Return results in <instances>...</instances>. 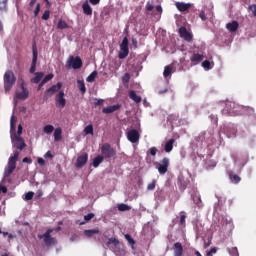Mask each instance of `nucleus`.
<instances>
[{
  "mask_svg": "<svg viewBox=\"0 0 256 256\" xmlns=\"http://www.w3.org/2000/svg\"><path fill=\"white\" fill-rule=\"evenodd\" d=\"M44 157L47 159V158H50V159H53V154H51V151H48L46 152V154L44 155Z\"/></svg>",
  "mask_w": 256,
  "mask_h": 256,
  "instance_id": "nucleus-60",
  "label": "nucleus"
},
{
  "mask_svg": "<svg viewBox=\"0 0 256 256\" xmlns=\"http://www.w3.org/2000/svg\"><path fill=\"white\" fill-rule=\"evenodd\" d=\"M56 105L57 107H65V105H67V100H65V92L60 91L57 95H56Z\"/></svg>",
  "mask_w": 256,
  "mask_h": 256,
  "instance_id": "nucleus-13",
  "label": "nucleus"
},
{
  "mask_svg": "<svg viewBox=\"0 0 256 256\" xmlns=\"http://www.w3.org/2000/svg\"><path fill=\"white\" fill-rule=\"evenodd\" d=\"M179 33H180V36L183 37L186 33H189V31H187V28L181 27L179 29Z\"/></svg>",
  "mask_w": 256,
  "mask_h": 256,
  "instance_id": "nucleus-54",
  "label": "nucleus"
},
{
  "mask_svg": "<svg viewBox=\"0 0 256 256\" xmlns=\"http://www.w3.org/2000/svg\"><path fill=\"white\" fill-rule=\"evenodd\" d=\"M202 67L204 69H211V62L209 60H205L202 62Z\"/></svg>",
  "mask_w": 256,
  "mask_h": 256,
  "instance_id": "nucleus-46",
  "label": "nucleus"
},
{
  "mask_svg": "<svg viewBox=\"0 0 256 256\" xmlns=\"http://www.w3.org/2000/svg\"><path fill=\"white\" fill-rule=\"evenodd\" d=\"M17 82V78L15 77V73L11 70H7L4 74V89L5 91H11L13 89V85Z\"/></svg>",
  "mask_w": 256,
  "mask_h": 256,
  "instance_id": "nucleus-3",
  "label": "nucleus"
},
{
  "mask_svg": "<svg viewBox=\"0 0 256 256\" xmlns=\"http://www.w3.org/2000/svg\"><path fill=\"white\" fill-rule=\"evenodd\" d=\"M230 179L232 181V183H239L241 181V177H239V175L237 174H230Z\"/></svg>",
  "mask_w": 256,
  "mask_h": 256,
  "instance_id": "nucleus-35",
  "label": "nucleus"
},
{
  "mask_svg": "<svg viewBox=\"0 0 256 256\" xmlns=\"http://www.w3.org/2000/svg\"><path fill=\"white\" fill-rule=\"evenodd\" d=\"M23 133V126L19 125L18 126V131H17V137H20V135Z\"/></svg>",
  "mask_w": 256,
  "mask_h": 256,
  "instance_id": "nucleus-59",
  "label": "nucleus"
},
{
  "mask_svg": "<svg viewBox=\"0 0 256 256\" xmlns=\"http://www.w3.org/2000/svg\"><path fill=\"white\" fill-rule=\"evenodd\" d=\"M103 103H105V100H103V99H95L94 105L96 107H101V105H103Z\"/></svg>",
  "mask_w": 256,
  "mask_h": 256,
  "instance_id": "nucleus-50",
  "label": "nucleus"
},
{
  "mask_svg": "<svg viewBox=\"0 0 256 256\" xmlns=\"http://www.w3.org/2000/svg\"><path fill=\"white\" fill-rule=\"evenodd\" d=\"M51 15V12L49 10H46L43 15H42V19L43 21H49V17Z\"/></svg>",
  "mask_w": 256,
  "mask_h": 256,
  "instance_id": "nucleus-44",
  "label": "nucleus"
},
{
  "mask_svg": "<svg viewBox=\"0 0 256 256\" xmlns=\"http://www.w3.org/2000/svg\"><path fill=\"white\" fill-rule=\"evenodd\" d=\"M22 161H23V163H29V164L33 163V160H31V158H29V157L23 158Z\"/></svg>",
  "mask_w": 256,
  "mask_h": 256,
  "instance_id": "nucleus-58",
  "label": "nucleus"
},
{
  "mask_svg": "<svg viewBox=\"0 0 256 256\" xmlns=\"http://www.w3.org/2000/svg\"><path fill=\"white\" fill-rule=\"evenodd\" d=\"M129 98L134 101V103H141V96L137 95L135 90H130L129 91Z\"/></svg>",
  "mask_w": 256,
  "mask_h": 256,
  "instance_id": "nucleus-23",
  "label": "nucleus"
},
{
  "mask_svg": "<svg viewBox=\"0 0 256 256\" xmlns=\"http://www.w3.org/2000/svg\"><path fill=\"white\" fill-rule=\"evenodd\" d=\"M117 155V152L111 147V144L104 143L101 147V156L103 159H111Z\"/></svg>",
  "mask_w": 256,
  "mask_h": 256,
  "instance_id": "nucleus-4",
  "label": "nucleus"
},
{
  "mask_svg": "<svg viewBox=\"0 0 256 256\" xmlns=\"http://www.w3.org/2000/svg\"><path fill=\"white\" fill-rule=\"evenodd\" d=\"M101 0H89V2L91 3V5H99Z\"/></svg>",
  "mask_w": 256,
  "mask_h": 256,
  "instance_id": "nucleus-61",
  "label": "nucleus"
},
{
  "mask_svg": "<svg viewBox=\"0 0 256 256\" xmlns=\"http://www.w3.org/2000/svg\"><path fill=\"white\" fill-rule=\"evenodd\" d=\"M175 143V139H170L166 142L165 146H164V151L166 153H171L173 151V145Z\"/></svg>",
  "mask_w": 256,
  "mask_h": 256,
  "instance_id": "nucleus-21",
  "label": "nucleus"
},
{
  "mask_svg": "<svg viewBox=\"0 0 256 256\" xmlns=\"http://www.w3.org/2000/svg\"><path fill=\"white\" fill-rule=\"evenodd\" d=\"M158 173L165 175L169 169V158L165 157L157 164Z\"/></svg>",
  "mask_w": 256,
  "mask_h": 256,
  "instance_id": "nucleus-10",
  "label": "nucleus"
},
{
  "mask_svg": "<svg viewBox=\"0 0 256 256\" xmlns=\"http://www.w3.org/2000/svg\"><path fill=\"white\" fill-rule=\"evenodd\" d=\"M38 165H45V159L43 158H38Z\"/></svg>",
  "mask_w": 256,
  "mask_h": 256,
  "instance_id": "nucleus-62",
  "label": "nucleus"
},
{
  "mask_svg": "<svg viewBox=\"0 0 256 256\" xmlns=\"http://www.w3.org/2000/svg\"><path fill=\"white\" fill-rule=\"evenodd\" d=\"M199 17L202 21H207V15L205 14V11H201Z\"/></svg>",
  "mask_w": 256,
  "mask_h": 256,
  "instance_id": "nucleus-56",
  "label": "nucleus"
},
{
  "mask_svg": "<svg viewBox=\"0 0 256 256\" xmlns=\"http://www.w3.org/2000/svg\"><path fill=\"white\" fill-rule=\"evenodd\" d=\"M104 159L105 158H103L101 155L96 156L92 161L93 167H95V169H97V167H99V165H101V162L104 161Z\"/></svg>",
  "mask_w": 256,
  "mask_h": 256,
  "instance_id": "nucleus-26",
  "label": "nucleus"
},
{
  "mask_svg": "<svg viewBox=\"0 0 256 256\" xmlns=\"http://www.w3.org/2000/svg\"><path fill=\"white\" fill-rule=\"evenodd\" d=\"M223 115H230L231 117H235L237 115H241V107L239 104L233 101H226L225 107L222 110Z\"/></svg>",
  "mask_w": 256,
  "mask_h": 256,
  "instance_id": "nucleus-1",
  "label": "nucleus"
},
{
  "mask_svg": "<svg viewBox=\"0 0 256 256\" xmlns=\"http://www.w3.org/2000/svg\"><path fill=\"white\" fill-rule=\"evenodd\" d=\"M183 39H185V41L191 42L193 41V35H191V33L186 32L183 36Z\"/></svg>",
  "mask_w": 256,
  "mask_h": 256,
  "instance_id": "nucleus-40",
  "label": "nucleus"
},
{
  "mask_svg": "<svg viewBox=\"0 0 256 256\" xmlns=\"http://www.w3.org/2000/svg\"><path fill=\"white\" fill-rule=\"evenodd\" d=\"M33 197H35V192H27L25 194V200L26 201H31V199H33Z\"/></svg>",
  "mask_w": 256,
  "mask_h": 256,
  "instance_id": "nucleus-43",
  "label": "nucleus"
},
{
  "mask_svg": "<svg viewBox=\"0 0 256 256\" xmlns=\"http://www.w3.org/2000/svg\"><path fill=\"white\" fill-rule=\"evenodd\" d=\"M171 73H173V66L171 65L165 66L163 76L167 79V77H169Z\"/></svg>",
  "mask_w": 256,
  "mask_h": 256,
  "instance_id": "nucleus-29",
  "label": "nucleus"
},
{
  "mask_svg": "<svg viewBox=\"0 0 256 256\" xmlns=\"http://www.w3.org/2000/svg\"><path fill=\"white\" fill-rule=\"evenodd\" d=\"M77 85H78V89L80 90V93H82V95H85V93H87L85 82L83 80H78Z\"/></svg>",
  "mask_w": 256,
  "mask_h": 256,
  "instance_id": "nucleus-27",
  "label": "nucleus"
},
{
  "mask_svg": "<svg viewBox=\"0 0 256 256\" xmlns=\"http://www.w3.org/2000/svg\"><path fill=\"white\" fill-rule=\"evenodd\" d=\"M187 185H189V180L185 179V176L183 175L178 176V186L180 191H185V189H187Z\"/></svg>",
  "mask_w": 256,
  "mask_h": 256,
  "instance_id": "nucleus-14",
  "label": "nucleus"
},
{
  "mask_svg": "<svg viewBox=\"0 0 256 256\" xmlns=\"http://www.w3.org/2000/svg\"><path fill=\"white\" fill-rule=\"evenodd\" d=\"M174 256H183V245L181 242L174 243Z\"/></svg>",
  "mask_w": 256,
  "mask_h": 256,
  "instance_id": "nucleus-19",
  "label": "nucleus"
},
{
  "mask_svg": "<svg viewBox=\"0 0 256 256\" xmlns=\"http://www.w3.org/2000/svg\"><path fill=\"white\" fill-rule=\"evenodd\" d=\"M156 11L158 13H163V8L161 7V5L156 6Z\"/></svg>",
  "mask_w": 256,
  "mask_h": 256,
  "instance_id": "nucleus-63",
  "label": "nucleus"
},
{
  "mask_svg": "<svg viewBox=\"0 0 256 256\" xmlns=\"http://www.w3.org/2000/svg\"><path fill=\"white\" fill-rule=\"evenodd\" d=\"M57 27L59 29H68L69 25L67 24V22H65L64 20H59Z\"/></svg>",
  "mask_w": 256,
  "mask_h": 256,
  "instance_id": "nucleus-36",
  "label": "nucleus"
},
{
  "mask_svg": "<svg viewBox=\"0 0 256 256\" xmlns=\"http://www.w3.org/2000/svg\"><path fill=\"white\" fill-rule=\"evenodd\" d=\"M17 159H19V152H14V155L9 158L8 166L4 171V177H10L11 174L15 171L17 168Z\"/></svg>",
  "mask_w": 256,
  "mask_h": 256,
  "instance_id": "nucleus-2",
  "label": "nucleus"
},
{
  "mask_svg": "<svg viewBox=\"0 0 256 256\" xmlns=\"http://www.w3.org/2000/svg\"><path fill=\"white\" fill-rule=\"evenodd\" d=\"M141 138V135L139 134V131L136 129H131L127 132V139L130 141V143H139V139Z\"/></svg>",
  "mask_w": 256,
  "mask_h": 256,
  "instance_id": "nucleus-11",
  "label": "nucleus"
},
{
  "mask_svg": "<svg viewBox=\"0 0 256 256\" xmlns=\"http://www.w3.org/2000/svg\"><path fill=\"white\" fill-rule=\"evenodd\" d=\"M125 239L131 245L132 249H135V240L129 234H125Z\"/></svg>",
  "mask_w": 256,
  "mask_h": 256,
  "instance_id": "nucleus-33",
  "label": "nucleus"
},
{
  "mask_svg": "<svg viewBox=\"0 0 256 256\" xmlns=\"http://www.w3.org/2000/svg\"><path fill=\"white\" fill-rule=\"evenodd\" d=\"M185 219H187V214L185 213V211L180 212L179 223L181 225H185Z\"/></svg>",
  "mask_w": 256,
  "mask_h": 256,
  "instance_id": "nucleus-34",
  "label": "nucleus"
},
{
  "mask_svg": "<svg viewBox=\"0 0 256 256\" xmlns=\"http://www.w3.org/2000/svg\"><path fill=\"white\" fill-rule=\"evenodd\" d=\"M203 59H205V56L199 54V53H194L191 58L190 61L192 63H201V61H203Z\"/></svg>",
  "mask_w": 256,
  "mask_h": 256,
  "instance_id": "nucleus-22",
  "label": "nucleus"
},
{
  "mask_svg": "<svg viewBox=\"0 0 256 256\" xmlns=\"http://www.w3.org/2000/svg\"><path fill=\"white\" fill-rule=\"evenodd\" d=\"M15 141L16 143L14 144V147H16V149L23 151L27 147V144H25V140H23L21 136H15Z\"/></svg>",
  "mask_w": 256,
  "mask_h": 256,
  "instance_id": "nucleus-15",
  "label": "nucleus"
},
{
  "mask_svg": "<svg viewBox=\"0 0 256 256\" xmlns=\"http://www.w3.org/2000/svg\"><path fill=\"white\" fill-rule=\"evenodd\" d=\"M156 181L155 180H153L150 184H148V186H147V190L148 191H153V190H155V185H156Z\"/></svg>",
  "mask_w": 256,
  "mask_h": 256,
  "instance_id": "nucleus-47",
  "label": "nucleus"
},
{
  "mask_svg": "<svg viewBox=\"0 0 256 256\" xmlns=\"http://www.w3.org/2000/svg\"><path fill=\"white\" fill-rule=\"evenodd\" d=\"M229 253L231 256H239V250L237 249V247H233L229 250Z\"/></svg>",
  "mask_w": 256,
  "mask_h": 256,
  "instance_id": "nucleus-41",
  "label": "nucleus"
},
{
  "mask_svg": "<svg viewBox=\"0 0 256 256\" xmlns=\"http://www.w3.org/2000/svg\"><path fill=\"white\" fill-rule=\"evenodd\" d=\"M97 233H99V229H91L84 231V235H86V237H93V235H97Z\"/></svg>",
  "mask_w": 256,
  "mask_h": 256,
  "instance_id": "nucleus-30",
  "label": "nucleus"
},
{
  "mask_svg": "<svg viewBox=\"0 0 256 256\" xmlns=\"http://www.w3.org/2000/svg\"><path fill=\"white\" fill-rule=\"evenodd\" d=\"M97 75H98L97 71H93V72L87 77L86 81H87L88 83H93V82L95 81V79H97Z\"/></svg>",
  "mask_w": 256,
  "mask_h": 256,
  "instance_id": "nucleus-31",
  "label": "nucleus"
},
{
  "mask_svg": "<svg viewBox=\"0 0 256 256\" xmlns=\"http://www.w3.org/2000/svg\"><path fill=\"white\" fill-rule=\"evenodd\" d=\"M107 245H114V247H117V245H119V240L116 238H110L108 239Z\"/></svg>",
  "mask_w": 256,
  "mask_h": 256,
  "instance_id": "nucleus-39",
  "label": "nucleus"
},
{
  "mask_svg": "<svg viewBox=\"0 0 256 256\" xmlns=\"http://www.w3.org/2000/svg\"><path fill=\"white\" fill-rule=\"evenodd\" d=\"M61 87H63V83L58 82L55 85H52L50 88L46 89L44 93V101L51 99L52 95H55L58 91H61Z\"/></svg>",
  "mask_w": 256,
  "mask_h": 256,
  "instance_id": "nucleus-7",
  "label": "nucleus"
},
{
  "mask_svg": "<svg viewBox=\"0 0 256 256\" xmlns=\"http://www.w3.org/2000/svg\"><path fill=\"white\" fill-rule=\"evenodd\" d=\"M131 79V75L129 73H125L124 76L122 77L123 83H129Z\"/></svg>",
  "mask_w": 256,
  "mask_h": 256,
  "instance_id": "nucleus-45",
  "label": "nucleus"
},
{
  "mask_svg": "<svg viewBox=\"0 0 256 256\" xmlns=\"http://www.w3.org/2000/svg\"><path fill=\"white\" fill-rule=\"evenodd\" d=\"M54 75L53 74H47L43 80H42V83H49V81H51V79H53Z\"/></svg>",
  "mask_w": 256,
  "mask_h": 256,
  "instance_id": "nucleus-42",
  "label": "nucleus"
},
{
  "mask_svg": "<svg viewBox=\"0 0 256 256\" xmlns=\"http://www.w3.org/2000/svg\"><path fill=\"white\" fill-rule=\"evenodd\" d=\"M37 3V0H30L29 7H34Z\"/></svg>",
  "mask_w": 256,
  "mask_h": 256,
  "instance_id": "nucleus-64",
  "label": "nucleus"
},
{
  "mask_svg": "<svg viewBox=\"0 0 256 256\" xmlns=\"http://www.w3.org/2000/svg\"><path fill=\"white\" fill-rule=\"evenodd\" d=\"M32 63L29 69V73H35L37 69V59H39V51L37 50V43H33L32 45Z\"/></svg>",
  "mask_w": 256,
  "mask_h": 256,
  "instance_id": "nucleus-6",
  "label": "nucleus"
},
{
  "mask_svg": "<svg viewBox=\"0 0 256 256\" xmlns=\"http://www.w3.org/2000/svg\"><path fill=\"white\" fill-rule=\"evenodd\" d=\"M85 135H93V125L89 124L84 128Z\"/></svg>",
  "mask_w": 256,
  "mask_h": 256,
  "instance_id": "nucleus-37",
  "label": "nucleus"
},
{
  "mask_svg": "<svg viewBox=\"0 0 256 256\" xmlns=\"http://www.w3.org/2000/svg\"><path fill=\"white\" fill-rule=\"evenodd\" d=\"M40 11H41V4L38 3L34 10V17H37L39 15Z\"/></svg>",
  "mask_w": 256,
  "mask_h": 256,
  "instance_id": "nucleus-51",
  "label": "nucleus"
},
{
  "mask_svg": "<svg viewBox=\"0 0 256 256\" xmlns=\"http://www.w3.org/2000/svg\"><path fill=\"white\" fill-rule=\"evenodd\" d=\"M82 9L85 15H93V9L91 8L88 2H85L82 5Z\"/></svg>",
  "mask_w": 256,
  "mask_h": 256,
  "instance_id": "nucleus-25",
  "label": "nucleus"
},
{
  "mask_svg": "<svg viewBox=\"0 0 256 256\" xmlns=\"http://www.w3.org/2000/svg\"><path fill=\"white\" fill-rule=\"evenodd\" d=\"M21 89V92L16 93V97L22 101H25V99L29 97V90H27L23 84L21 85Z\"/></svg>",
  "mask_w": 256,
  "mask_h": 256,
  "instance_id": "nucleus-16",
  "label": "nucleus"
},
{
  "mask_svg": "<svg viewBox=\"0 0 256 256\" xmlns=\"http://www.w3.org/2000/svg\"><path fill=\"white\" fill-rule=\"evenodd\" d=\"M63 130L61 128H56L54 131V141H61Z\"/></svg>",
  "mask_w": 256,
  "mask_h": 256,
  "instance_id": "nucleus-28",
  "label": "nucleus"
},
{
  "mask_svg": "<svg viewBox=\"0 0 256 256\" xmlns=\"http://www.w3.org/2000/svg\"><path fill=\"white\" fill-rule=\"evenodd\" d=\"M7 9V0L0 2V11H5Z\"/></svg>",
  "mask_w": 256,
  "mask_h": 256,
  "instance_id": "nucleus-49",
  "label": "nucleus"
},
{
  "mask_svg": "<svg viewBox=\"0 0 256 256\" xmlns=\"http://www.w3.org/2000/svg\"><path fill=\"white\" fill-rule=\"evenodd\" d=\"M175 5L178 11L182 13L185 11H189V9H191V4H185L183 2H176Z\"/></svg>",
  "mask_w": 256,
  "mask_h": 256,
  "instance_id": "nucleus-18",
  "label": "nucleus"
},
{
  "mask_svg": "<svg viewBox=\"0 0 256 256\" xmlns=\"http://www.w3.org/2000/svg\"><path fill=\"white\" fill-rule=\"evenodd\" d=\"M53 229H48L44 234L38 235V239H43L46 247H51V245H56L57 240L51 237Z\"/></svg>",
  "mask_w": 256,
  "mask_h": 256,
  "instance_id": "nucleus-5",
  "label": "nucleus"
},
{
  "mask_svg": "<svg viewBox=\"0 0 256 256\" xmlns=\"http://www.w3.org/2000/svg\"><path fill=\"white\" fill-rule=\"evenodd\" d=\"M43 131L49 135L52 131H55V127H53V125H46Z\"/></svg>",
  "mask_w": 256,
  "mask_h": 256,
  "instance_id": "nucleus-38",
  "label": "nucleus"
},
{
  "mask_svg": "<svg viewBox=\"0 0 256 256\" xmlns=\"http://www.w3.org/2000/svg\"><path fill=\"white\" fill-rule=\"evenodd\" d=\"M67 66L72 69H81L83 67V60L79 56H70L67 61Z\"/></svg>",
  "mask_w": 256,
  "mask_h": 256,
  "instance_id": "nucleus-8",
  "label": "nucleus"
},
{
  "mask_svg": "<svg viewBox=\"0 0 256 256\" xmlns=\"http://www.w3.org/2000/svg\"><path fill=\"white\" fill-rule=\"evenodd\" d=\"M118 211H131V206L124 203L118 204Z\"/></svg>",
  "mask_w": 256,
  "mask_h": 256,
  "instance_id": "nucleus-32",
  "label": "nucleus"
},
{
  "mask_svg": "<svg viewBox=\"0 0 256 256\" xmlns=\"http://www.w3.org/2000/svg\"><path fill=\"white\" fill-rule=\"evenodd\" d=\"M129 55V39L125 37L120 44V52L118 54L119 59H125Z\"/></svg>",
  "mask_w": 256,
  "mask_h": 256,
  "instance_id": "nucleus-9",
  "label": "nucleus"
},
{
  "mask_svg": "<svg viewBox=\"0 0 256 256\" xmlns=\"http://www.w3.org/2000/svg\"><path fill=\"white\" fill-rule=\"evenodd\" d=\"M149 153H150V155H152V157H155V155H157V148L156 147H151L149 149Z\"/></svg>",
  "mask_w": 256,
  "mask_h": 256,
  "instance_id": "nucleus-55",
  "label": "nucleus"
},
{
  "mask_svg": "<svg viewBox=\"0 0 256 256\" xmlns=\"http://www.w3.org/2000/svg\"><path fill=\"white\" fill-rule=\"evenodd\" d=\"M119 109H121V105L116 104V105H112V106H108L106 108H103L102 113H105L106 115H109L111 113H115V111H119Z\"/></svg>",
  "mask_w": 256,
  "mask_h": 256,
  "instance_id": "nucleus-17",
  "label": "nucleus"
},
{
  "mask_svg": "<svg viewBox=\"0 0 256 256\" xmlns=\"http://www.w3.org/2000/svg\"><path fill=\"white\" fill-rule=\"evenodd\" d=\"M146 9H147V11H153L154 6L150 2H147Z\"/></svg>",
  "mask_w": 256,
  "mask_h": 256,
  "instance_id": "nucleus-57",
  "label": "nucleus"
},
{
  "mask_svg": "<svg viewBox=\"0 0 256 256\" xmlns=\"http://www.w3.org/2000/svg\"><path fill=\"white\" fill-rule=\"evenodd\" d=\"M44 75L45 74L43 72H36L35 77L31 79V83H35V84L40 83Z\"/></svg>",
  "mask_w": 256,
  "mask_h": 256,
  "instance_id": "nucleus-24",
  "label": "nucleus"
},
{
  "mask_svg": "<svg viewBox=\"0 0 256 256\" xmlns=\"http://www.w3.org/2000/svg\"><path fill=\"white\" fill-rule=\"evenodd\" d=\"M226 29L230 31V33H235L237 29H239V22L237 21H232L231 23L226 24Z\"/></svg>",
  "mask_w": 256,
  "mask_h": 256,
  "instance_id": "nucleus-20",
  "label": "nucleus"
},
{
  "mask_svg": "<svg viewBox=\"0 0 256 256\" xmlns=\"http://www.w3.org/2000/svg\"><path fill=\"white\" fill-rule=\"evenodd\" d=\"M231 223H233L231 218H222V225H231Z\"/></svg>",
  "mask_w": 256,
  "mask_h": 256,
  "instance_id": "nucleus-48",
  "label": "nucleus"
},
{
  "mask_svg": "<svg viewBox=\"0 0 256 256\" xmlns=\"http://www.w3.org/2000/svg\"><path fill=\"white\" fill-rule=\"evenodd\" d=\"M249 11H252L254 17H256V4H252L249 6Z\"/></svg>",
  "mask_w": 256,
  "mask_h": 256,
  "instance_id": "nucleus-53",
  "label": "nucleus"
},
{
  "mask_svg": "<svg viewBox=\"0 0 256 256\" xmlns=\"http://www.w3.org/2000/svg\"><path fill=\"white\" fill-rule=\"evenodd\" d=\"M95 217V214L93 213H89L87 215L84 216V220L87 221H91V219H93Z\"/></svg>",
  "mask_w": 256,
  "mask_h": 256,
  "instance_id": "nucleus-52",
  "label": "nucleus"
},
{
  "mask_svg": "<svg viewBox=\"0 0 256 256\" xmlns=\"http://www.w3.org/2000/svg\"><path fill=\"white\" fill-rule=\"evenodd\" d=\"M87 161H89V154L83 153L82 155L78 156L76 160V167H78V169H81V167H85Z\"/></svg>",
  "mask_w": 256,
  "mask_h": 256,
  "instance_id": "nucleus-12",
  "label": "nucleus"
}]
</instances>
